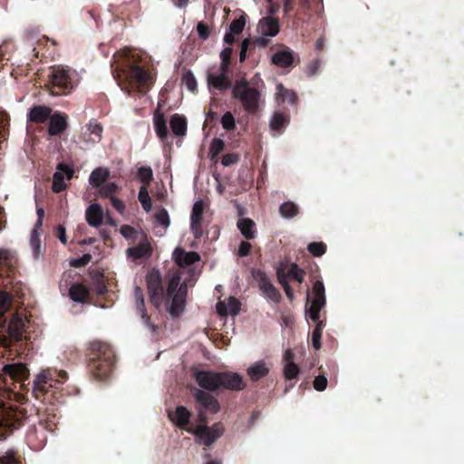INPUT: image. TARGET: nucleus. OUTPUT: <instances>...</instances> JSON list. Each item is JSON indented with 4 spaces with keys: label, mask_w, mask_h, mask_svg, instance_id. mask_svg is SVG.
Segmentation results:
<instances>
[{
    "label": "nucleus",
    "mask_w": 464,
    "mask_h": 464,
    "mask_svg": "<svg viewBox=\"0 0 464 464\" xmlns=\"http://www.w3.org/2000/svg\"><path fill=\"white\" fill-rule=\"evenodd\" d=\"M249 44H250L249 38L244 39L241 43L240 53H239V60L241 63L244 62L246 58V52H247Z\"/></svg>",
    "instance_id": "13d9d810"
},
{
    "label": "nucleus",
    "mask_w": 464,
    "mask_h": 464,
    "mask_svg": "<svg viewBox=\"0 0 464 464\" xmlns=\"http://www.w3.org/2000/svg\"><path fill=\"white\" fill-rule=\"evenodd\" d=\"M194 397L198 404L211 413H217L220 409L217 399L202 390L197 389L194 392Z\"/></svg>",
    "instance_id": "dca6fc26"
},
{
    "label": "nucleus",
    "mask_w": 464,
    "mask_h": 464,
    "mask_svg": "<svg viewBox=\"0 0 464 464\" xmlns=\"http://www.w3.org/2000/svg\"><path fill=\"white\" fill-rule=\"evenodd\" d=\"M111 203L113 206V208H115L120 213H123V211L125 209V205L121 199L111 196Z\"/></svg>",
    "instance_id": "e2e57ef3"
},
{
    "label": "nucleus",
    "mask_w": 464,
    "mask_h": 464,
    "mask_svg": "<svg viewBox=\"0 0 464 464\" xmlns=\"http://www.w3.org/2000/svg\"><path fill=\"white\" fill-rule=\"evenodd\" d=\"M232 96L241 102L247 112L255 113L258 110L261 94L245 80L236 82L232 90Z\"/></svg>",
    "instance_id": "f03ea898"
},
{
    "label": "nucleus",
    "mask_w": 464,
    "mask_h": 464,
    "mask_svg": "<svg viewBox=\"0 0 464 464\" xmlns=\"http://www.w3.org/2000/svg\"><path fill=\"white\" fill-rule=\"evenodd\" d=\"M3 372L12 379L20 381L25 377L27 369L23 363H14L5 365Z\"/></svg>",
    "instance_id": "bb28decb"
},
{
    "label": "nucleus",
    "mask_w": 464,
    "mask_h": 464,
    "mask_svg": "<svg viewBox=\"0 0 464 464\" xmlns=\"http://www.w3.org/2000/svg\"><path fill=\"white\" fill-rule=\"evenodd\" d=\"M231 54H232V48H230V47H226L221 51V53H220V59H221L220 67L222 70H228Z\"/></svg>",
    "instance_id": "09e8293b"
},
{
    "label": "nucleus",
    "mask_w": 464,
    "mask_h": 464,
    "mask_svg": "<svg viewBox=\"0 0 464 464\" xmlns=\"http://www.w3.org/2000/svg\"><path fill=\"white\" fill-rule=\"evenodd\" d=\"M182 83L190 92H195L198 86L197 80L190 71L183 73Z\"/></svg>",
    "instance_id": "a19ab883"
},
{
    "label": "nucleus",
    "mask_w": 464,
    "mask_h": 464,
    "mask_svg": "<svg viewBox=\"0 0 464 464\" xmlns=\"http://www.w3.org/2000/svg\"><path fill=\"white\" fill-rule=\"evenodd\" d=\"M152 246L148 239V237L143 232H140V237L139 238V244L135 246L127 248L126 255L128 257L137 260L142 257H148L152 255Z\"/></svg>",
    "instance_id": "0eeeda50"
},
{
    "label": "nucleus",
    "mask_w": 464,
    "mask_h": 464,
    "mask_svg": "<svg viewBox=\"0 0 464 464\" xmlns=\"http://www.w3.org/2000/svg\"><path fill=\"white\" fill-rule=\"evenodd\" d=\"M237 227L241 234L247 239L255 237V223L249 218H243L237 222Z\"/></svg>",
    "instance_id": "473e14b6"
},
{
    "label": "nucleus",
    "mask_w": 464,
    "mask_h": 464,
    "mask_svg": "<svg viewBox=\"0 0 464 464\" xmlns=\"http://www.w3.org/2000/svg\"><path fill=\"white\" fill-rule=\"evenodd\" d=\"M99 194L103 197L112 196L118 190V186L114 182L102 184L100 188Z\"/></svg>",
    "instance_id": "de8ad7c7"
},
{
    "label": "nucleus",
    "mask_w": 464,
    "mask_h": 464,
    "mask_svg": "<svg viewBox=\"0 0 464 464\" xmlns=\"http://www.w3.org/2000/svg\"><path fill=\"white\" fill-rule=\"evenodd\" d=\"M294 56L290 51H281L272 56V63L281 68H286L293 64Z\"/></svg>",
    "instance_id": "c756f323"
},
{
    "label": "nucleus",
    "mask_w": 464,
    "mask_h": 464,
    "mask_svg": "<svg viewBox=\"0 0 464 464\" xmlns=\"http://www.w3.org/2000/svg\"><path fill=\"white\" fill-rule=\"evenodd\" d=\"M275 99L279 105L285 102L295 104L297 97L294 91L286 89L282 83L278 82L276 85Z\"/></svg>",
    "instance_id": "aec40b11"
},
{
    "label": "nucleus",
    "mask_w": 464,
    "mask_h": 464,
    "mask_svg": "<svg viewBox=\"0 0 464 464\" xmlns=\"http://www.w3.org/2000/svg\"><path fill=\"white\" fill-rule=\"evenodd\" d=\"M204 203L202 200H197L193 207L190 215V229L196 238H199L202 234Z\"/></svg>",
    "instance_id": "9d476101"
},
{
    "label": "nucleus",
    "mask_w": 464,
    "mask_h": 464,
    "mask_svg": "<svg viewBox=\"0 0 464 464\" xmlns=\"http://www.w3.org/2000/svg\"><path fill=\"white\" fill-rule=\"evenodd\" d=\"M270 368L265 361H257L246 369V374L252 381H258L269 373Z\"/></svg>",
    "instance_id": "412c9836"
},
{
    "label": "nucleus",
    "mask_w": 464,
    "mask_h": 464,
    "mask_svg": "<svg viewBox=\"0 0 464 464\" xmlns=\"http://www.w3.org/2000/svg\"><path fill=\"white\" fill-rule=\"evenodd\" d=\"M237 34L228 31L227 33H226L225 36H224V41L227 44H232L235 42V39H236V36Z\"/></svg>",
    "instance_id": "774afa93"
},
{
    "label": "nucleus",
    "mask_w": 464,
    "mask_h": 464,
    "mask_svg": "<svg viewBox=\"0 0 464 464\" xmlns=\"http://www.w3.org/2000/svg\"><path fill=\"white\" fill-rule=\"evenodd\" d=\"M52 110L46 106H34L28 113V120L36 122L43 123L51 116Z\"/></svg>",
    "instance_id": "a878e982"
},
{
    "label": "nucleus",
    "mask_w": 464,
    "mask_h": 464,
    "mask_svg": "<svg viewBox=\"0 0 464 464\" xmlns=\"http://www.w3.org/2000/svg\"><path fill=\"white\" fill-rule=\"evenodd\" d=\"M227 305L228 307V314H232V315H235L238 313L239 311V308H240V304L239 302L234 298V297H230L227 303Z\"/></svg>",
    "instance_id": "6e6d98bb"
},
{
    "label": "nucleus",
    "mask_w": 464,
    "mask_h": 464,
    "mask_svg": "<svg viewBox=\"0 0 464 464\" xmlns=\"http://www.w3.org/2000/svg\"><path fill=\"white\" fill-rule=\"evenodd\" d=\"M170 129L176 136H184L187 132V121L186 118L179 114L171 116Z\"/></svg>",
    "instance_id": "c85d7f7f"
},
{
    "label": "nucleus",
    "mask_w": 464,
    "mask_h": 464,
    "mask_svg": "<svg viewBox=\"0 0 464 464\" xmlns=\"http://www.w3.org/2000/svg\"><path fill=\"white\" fill-rule=\"evenodd\" d=\"M295 354L292 350H286L283 354V373L286 380L297 378L300 372L299 366L294 362Z\"/></svg>",
    "instance_id": "4468645a"
},
{
    "label": "nucleus",
    "mask_w": 464,
    "mask_h": 464,
    "mask_svg": "<svg viewBox=\"0 0 464 464\" xmlns=\"http://www.w3.org/2000/svg\"><path fill=\"white\" fill-rule=\"evenodd\" d=\"M279 31V21L272 16L261 18L256 25V32L261 36L275 37L278 34Z\"/></svg>",
    "instance_id": "f8f14e48"
},
{
    "label": "nucleus",
    "mask_w": 464,
    "mask_h": 464,
    "mask_svg": "<svg viewBox=\"0 0 464 464\" xmlns=\"http://www.w3.org/2000/svg\"><path fill=\"white\" fill-rule=\"evenodd\" d=\"M280 214L283 218H292L298 214V208L293 202H285L280 207Z\"/></svg>",
    "instance_id": "4c0bfd02"
},
{
    "label": "nucleus",
    "mask_w": 464,
    "mask_h": 464,
    "mask_svg": "<svg viewBox=\"0 0 464 464\" xmlns=\"http://www.w3.org/2000/svg\"><path fill=\"white\" fill-rule=\"evenodd\" d=\"M110 177V171L107 168L100 167L92 171L89 183L93 188H100Z\"/></svg>",
    "instance_id": "cd10ccee"
},
{
    "label": "nucleus",
    "mask_w": 464,
    "mask_h": 464,
    "mask_svg": "<svg viewBox=\"0 0 464 464\" xmlns=\"http://www.w3.org/2000/svg\"><path fill=\"white\" fill-rule=\"evenodd\" d=\"M251 249V244L246 241L241 242L238 247V255L240 256H246L249 254Z\"/></svg>",
    "instance_id": "052dcab7"
},
{
    "label": "nucleus",
    "mask_w": 464,
    "mask_h": 464,
    "mask_svg": "<svg viewBox=\"0 0 464 464\" xmlns=\"http://www.w3.org/2000/svg\"><path fill=\"white\" fill-rule=\"evenodd\" d=\"M225 147V143L221 139H213L209 146V156L211 159H215Z\"/></svg>",
    "instance_id": "79ce46f5"
},
{
    "label": "nucleus",
    "mask_w": 464,
    "mask_h": 464,
    "mask_svg": "<svg viewBox=\"0 0 464 464\" xmlns=\"http://www.w3.org/2000/svg\"><path fill=\"white\" fill-rule=\"evenodd\" d=\"M238 156L234 153L226 154L223 156L221 163L222 165L227 167L233 165L238 161Z\"/></svg>",
    "instance_id": "4d7b16f0"
},
{
    "label": "nucleus",
    "mask_w": 464,
    "mask_h": 464,
    "mask_svg": "<svg viewBox=\"0 0 464 464\" xmlns=\"http://www.w3.org/2000/svg\"><path fill=\"white\" fill-rule=\"evenodd\" d=\"M173 260L179 266L192 265L200 259V256L194 251L187 252L180 247H177L173 252Z\"/></svg>",
    "instance_id": "a211bd4d"
},
{
    "label": "nucleus",
    "mask_w": 464,
    "mask_h": 464,
    "mask_svg": "<svg viewBox=\"0 0 464 464\" xmlns=\"http://www.w3.org/2000/svg\"><path fill=\"white\" fill-rule=\"evenodd\" d=\"M128 77L131 82L137 83L139 87H147L153 82V75L136 65L130 67Z\"/></svg>",
    "instance_id": "ddd939ff"
},
{
    "label": "nucleus",
    "mask_w": 464,
    "mask_h": 464,
    "mask_svg": "<svg viewBox=\"0 0 464 464\" xmlns=\"http://www.w3.org/2000/svg\"><path fill=\"white\" fill-rule=\"evenodd\" d=\"M30 246L33 250V254L34 257H39L42 255V246L41 240L39 237V233H35V231H32L31 238H30Z\"/></svg>",
    "instance_id": "ea45409f"
},
{
    "label": "nucleus",
    "mask_w": 464,
    "mask_h": 464,
    "mask_svg": "<svg viewBox=\"0 0 464 464\" xmlns=\"http://www.w3.org/2000/svg\"><path fill=\"white\" fill-rule=\"evenodd\" d=\"M56 236L63 245H66V243H67L66 230L63 225H59L56 227Z\"/></svg>",
    "instance_id": "680f3d73"
},
{
    "label": "nucleus",
    "mask_w": 464,
    "mask_h": 464,
    "mask_svg": "<svg viewBox=\"0 0 464 464\" xmlns=\"http://www.w3.org/2000/svg\"><path fill=\"white\" fill-rule=\"evenodd\" d=\"M170 420L178 427H185L190 419V412L183 406H179L173 412L169 413Z\"/></svg>",
    "instance_id": "b1692460"
},
{
    "label": "nucleus",
    "mask_w": 464,
    "mask_h": 464,
    "mask_svg": "<svg viewBox=\"0 0 464 464\" xmlns=\"http://www.w3.org/2000/svg\"><path fill=\"white\" fill-rule=\"evenodd\" d=\"M308 250L315 256H320L325 253L326 246L322 242H314L308 245Z\"/></svg>",
    "instance_id": "8fccbe9b"
},
{
    "label": "nucleus",
    "mask_w": 464,
    "mask_h": 464,
    "mask_svg": "<svg viewBox=\"0 0 464 464\" xmlns=\"http://www.w3.org/2000/svg\"><path fill=\"white\" fill-rule=\"evenodd\" d=\"M219 389L241 391L246 387L242 375L234 372H219Z\"/></svg>",
    "instance_id": "6e6552de"
},
{
    "label": "nucleus",
    "mask_w": 464,
    "mask_h": 464,
    "mask_svg": "<svg viewBox=\"0 0 464 464\" xmlns=\"http://www.w3.org/2000/svg\"><path fill=\"white\" fill-rule=\"evenodd\" d=\"M245 25H246L245 18L240 17L238 19L232 21V23L229 25V31L238 35L244 30Z\"/></svg>",
    "instance_id": "3c124183"
},
{
    "label": "nucleus",
    "mask_w": 464,
    "mask_h": 464,
    "mask_svg": "<svg viewBox=\"0 0 464 464\" xmlns=\"http://www.w3.org/2000/svg\"><path fill=\"white\" fill-rule=\"evenodd\" d=\"M259 287L261 291L272 301L276 303L280 301L281 295L279 292L265 275H261L260 276Z\"/></svg>",
    "instance_id": "393cba45"
},
{
    "label": "nucleus",
    "mask_w": 464,
    "mask_h": 464,
    "mask_svg": "<svg viewBox=\"0 0 464 464\" xmlns=\"http://www.w3.org/2000/svg\"><path fill=\"white\" fill-rule=\"evenodd\" d=\"M109 369H110V365H108L107 363H105V364L99 363L97 365V373H96L97 377L100 379L104 378L107 375Z\"/></svg>",
    "instance_id": "0e129e2a"
},
{
    "label": "nucleus",
    "mask_w": 464,
    "mask_h": 464,
    "mask_svg": "<svg viewBox=\"0 0 464 464\" xmlns=\"http://www.w3.org/2000/svg\"><path fill=\"white\" fill-rule=\"evenodd\" d=\"M138 198L146 212H150L152 208L151 198L149 195L148 188L146 185H143L140 188Z\"/></svg>",
    "instance_id": "c9c22d12"
},
{
    "label": "nucleus",
    "mask_w": 464,
    "mask_h": 464,
    "mask_svg": "<svg viewBox=\"0 0 464 464\" xmlns=\"http://www.w3.org/2000/svg\"><path fill=\"white\" fill-rule=\"evenodd\" d=\"M222 127L227 130H231L235 128V119L230 112H226L221 118Z\"/></svg>",
    "instance_id": "603ef678"
},
{
    "label": "nucleus",
    "mask_w": 464,
    "mask_h": 464,
    "mask_svg": "<svg viewBox=\"0 0 464 464\" xmlns=\"http://www.w3.org/2000/svg\"><path fill=\"white\" fill-rule=\"evenodd\" d=\"M67 127V117L62 113H54L50 116V135L55 136L63 131Z\"/></svg>",
    "instance_id": "5701e85b"
},
{
    "label": "nucleus",
    "mask_w": 464,
    "mask_h": 464,
    "mask_svg": "<svg viewBox=\"0 0 464 464\" xmlns=\"http://www.w3.org/2000/svg\"><path fill=\"white\" fill-rule=\"evenodd\" d=\"M154 130L160 140H164L168 136V128L165 118L162 114H156L153 118Z\"/></svg>",
    "instance_id": "72a5a7b5"
},
{
    "label": "nucleus",
    "mask_w": 464,
    "mask_h": 464,
    "mask_svg": "<svg viewBox=\"0 0 464 464\" xmlns=\"http://www.w3.org/2000/svg\"><path fill=\"white\" fill-rule=\"evenodd\" d=\"M216 309H217L218 314H220L221 316H225V315L228 314V311H227L228 307H227V304L224 302H218L216 304Z\"/></svg>",
    "instance_id": "338daca9"
},
{
    "label": "nucleus",
    "mask_w": 464,
    "mask_h": 464,
    "mask_svg": "<svg viewBox=\"0 0 464 464\" xmlns=\"http://www.w3.org/2000/svg\"><path fill=\"white\" fill-rule=\"evenodd\" d=\"M146 281L152 299L161 293V276L159 271L152 270L147 274Z\"/></svg>",
    "instance_id": "4be33fe9"
},
{
    "label": "nucleus",
    "mask_w": 464,
    "mask_h": 464,
    "mask_svg": "<svg viewBox=\"0 0 464 464\" xmlns=\"http://www.w3.org/2000/svg\"><path fill=\"white\" fill-rule=\"evenodd\" d=\"M12 304V296L4 291H0V315H4L9 309Z\"/></svg>",
    "instance_id": "37998d69"
},
{
    "label": "nucleus",
    "mask_w": 464,
    "mask_h": 464,
    "mask_svg": "<svg viewBox=\"0 0 464 464\" xmlns=\"http://www.w3.org/2000/svg\"><path fill=\"white\" fill-rule=\"evenodd\" d=\"M49 78L52 84L59 89L69 92L73 88L72 73L70 70L64 69L63 67H53Z\"/></svg>",
    "instance_id": "423d86ee"
},
{
    "label": "nucleus",
    "mask_w": 464,
    "mask_h": 464,
    "mask_svg": "<svg viewBox=\"0 0 464 464\" xmlns=\"http://www.w3.org/2000/svg\"><path fill=\"white\" fill-rule=\"evenodd\" d=\"M24 322L18 315H14L8 325V334L14 340H19L23 334Z\"/></svg>",
    "instance_id": "7c9ffc66"
},
{
    "label": "nucleus",
    "mask_w": 464,
    "mask_h": 464,
    "mask_svg": "<svg viewBox=\"0 0 464 464\" xmlns=\"http://www.w3.org/2000/svg\"><path fill=\"white\" fill-rule=\"evenodd\" d=\"M187 285L181 283V277L175 274L169 281L167 290V309L171 316H179L186 305Z\"/></svg>",
    "instance_id": "f257e3e1"
},
{
    "label": "nucleus",
    "mask_w": 464,
    "mask_h": 464,
    "mask_svg": "<svg viewBox=\"0 0 464 464\" xmlns=\"http://www.w3.org/2000/svg\"><path fill=\"white\" fill-rule=\"evenodd\" d=\"M288 275L293 276L297 282L302 283L304 280V271L298 268L296 264H292Z\"/></svg>",
    "instance_id": "5fc2aeb1"
},
{
    "label": "nucleus",
    "mask_w": 464,
    "mask_h": 464,
    "mask_svg": "<svg viewBox=\"0 0 464 464\" xmlns=\"http://www.w3.org/2000/svg\"><path fill=\"white\" fill-rule=\"evenodd\" d=\"M87 223L93 227H99L103 221V211L100 204L90 205L85 211Z\"/></svg>",
    "instance_id": "6ab92c4d"
},
{
    "label": "nucleus",
    "mask_w": 464,
    "mask_h": 464,
    "mask_svg": "<svg viewBox=\"0 0 464 464\" xmlns=\"http://www.w3.org/2000/svg\"><path fill=\"white\" fill-rule=\"evenodd\" d=\"M228 70H222L219 67L218 72H208V83L209 88H216L218 90H224L230 87L231 82L227 76V72Z\"/></svg>",
    "instance_id": "f3484780"
},
{
    "label": "nucleus",
    "mask_w": 464,
    "mask_h": 464,
    "mask_svg": "<svg viewBox=\"0 0 464 464\" xmlns=\"http://www.w3.org/2000/svg\"><path fill=\"white\" fill-rule=\"evenodd\" d=\"M197 31L198 33V35L203 38V39H206L208 37L209 35V30H208V25H206L205 24H203L202 22L198 23V25H197Z\"/></svg>",
    "instance_id": "bf43d9fd"
},
{
    "label": "nucleus",
    "mask_w": 464,
    "mask_h": 464,
    "mask_svg": "<svg viewBox=\"0 0 464 464\" xmlns=\"http://www.w3.org/2000/svg\"><path fill=\"white\" fill-rule=\"evenodd\" d=\"M327 379L324 375H318L314 380V388L318 392H323L327 387Z\"/></svg>",
    "instance_id": "864d4df0"
},
{
    "label": "nucleus",
    "mask_w": 464,
    "mask_h": 464,
    "mask_svg": "<svg viewBox=\"0 0 464 464\" xmlns=\"http://www.w3.org/2000/svg\"><path fill=\"white\" fill-rule=\"evenodd\" d=\"M90 135H93L90 140L92 142H99L102 140V127L95 121H91L87 125Z\"/></svg>",
    "instance_id": "e433bc0d"
},
{
    "label": "nucleus",
    "mask_w": 464,
    "mask_h": 464,
    "mask_svg": "<svg viewBox=\"0 0 464 464\" xmlns=\"http://www.w3.org/2000/svg\"><path fill=\"white\" fill-rule=\"evenodd\" d=\"M10 251L5 248H0V265L7 264L10 260Z\"/></svg>",
    "instance_id": "69168bd1"
},
{
    "label": "nucleus",
    "mask_w": 464,
    "mask_h": 464,
    "mask_svg": "<svg viewBox=\"0 0 464 464\" xmlns=\"http://www.w3.org/2000/svg\"><path fill=\"white\" fill-rule=\"evenodd\" d=\"M223 430L222 425L216 423L211 427L198 426L193 430V433L199 443L208 446L221 436Z\"/></svg>",
    "instance_id": "39448f33"
},
{
    "label": "nucleus",
    "mask_w": 464,
    "mask_h": 464,
    "mask_svg": "<svg viewBox=\"0 0 464 464\" xmlns=\"http://www.w3.org/2000/svg\"><path fill=\"white\" fill-rule=\"evenodd\" d=\"M120 232L126 239L140 238V232L137 231L134 227L129 225H122L120 228Z\"/></svg>",
    "instance_id": "c03bdc74"
},
{
    "label": "nucleus",
    "mask_w": 464,
    "mask_h": 464,
    "mask_svg": "<svg viewBox=\"0 0 464 464\" xmlns=\"http://www.w3.org/2000/svg\"><path fill=\"white\" fill-rule=\"evenodd\" d=\"M288 117L281 112H276L270 121V128L275 131H281L288 124Z\"/></svg>",
    "instance_id": "f704fd0d"
},
{
    "label": "nucleus",
    "mask_w": 464,
    "mask_h": 464,
    "mask_svg": "<svg viewBox=\"0 0 464 464\" xmlns=\"http://www.w3.org/2000/svg\"><path fill=\"white\" fill-rule=\"evenodd\" d=\"M134 299L138 314L140 316L145 326H147L152 333L156 332V326L150 323V317L146 314L144 305V297L141 289L139 286L134 288Z\"/></svg>",
    "instance_id": "2eb2a0df"
},
{
    "label": "nucleus",
    "mask_w": 464,
    "mask_h": 464,
    "mask_svg": "<svg viewBox=\"0 0 464 464\" xmlns=\"http://www.w3.org/2000/svg\"><path fill=\"white\" fill-rule=\"evenodd\" d=\"M155 219L158 225L161 226L165 230L169 227L170 225V218L169 215L164 208H161L157 210L155 213Z\"/></svg>",
    "instance_id": "58836bf2"
},
{
    "label": "nucleus",
    "mask_w": 464,
    "mask_h": 464,
    "mask_svg": "<svg viewBox=\"0 0 464 464\" xmlns=\"http://www.w3.org/2000/svg\"><path fill=\"white\" fill-rule=\"evenodd\" d=\"M67 373L64 371H53L50 369L40 372L34 382V390L42 393H45L49 389L56 387L60 382L58 378L66 379Z\"/></svg>",
    "instance_id": "7ed1b4c3"
},
{
    "label": "nucleus",
    "mask_w": 464,
    "mask_h": 464,
    "mask_svg": "<svg viewBox=\"0 0 464 464\" xmlns=\"http://www.w3.org/2000/svg\"><path fill=\"white\" fill-rule=\"evenodd\" d=\"M324 304V285L321 281H316L313 286V299L308 311L309 318L314 322L318 321L320 311Z\"/></svg>",
    "instance_id": "20e7f679"
},
{
    "label": "nucleus",
    "mask_w": 464,
    "mask_h": 464,
    "mask_svg": "<svg viewBox=\"0 0 464 464\" xmlns=\"http://www.w3.org/2000/svg\"><path fill=\"white\" fill-rule=\"evenodd\" d=\"M137 176L142 183L148 184L152 179L153 172L150 167H140Z\"/></svg>",
    "instance_id": "a18cd8bd"
},
{
    "label": "nucleus",
    "mask_w": 464,
    "mask_h": 464,
    "mask_svg": "<svg viewBox=\"0 0 464 464\" xmlns=\"http://www.w3.org/2000/svg\"><path fill=\"white\" fill-rule=\"evenodd\" d=\"M73 173L74 170L72 168L65 165L64 163H59L57 166V170L53 174V190L56 193L64 190L66 188L64 179L66 178L68 180H70L72 178Z\"/></svg>",
    "instance_id": "9b49d317"
},
{
    "label": "nucleus",
    "mask_w": 464,
    "mask_h": 464,
    "mask_svg": "<svg viewBox=\"0 0 464 464\" xmlns=\"http://www.w3.org/2000/svg\"><path fill=\"white\" fill-rule=\"evenodd\" d=\"M69 295L74 302L83 303L88 298L89 291L83 285L77 284L70 287Z\"/></svg>",
    "instance_id": "2f4dec72"
},
{
    "label": "nucleus",
    "mask_w": 464,
    "mask_h": 464,
    "mask_svg": "<svg viewBox=\"0 0 464 464\" xmlns=\"http://www.w3.org/2000/svg\"><path fill=\"white\" fill-rule=\"evenodd\" d=\"M321 337H322V322H318L312 334V343L315 350L321 348Z\"/></svg>",
    "instance_id": "49530a36"
},
{
    "label": "nucleus",
    "mask_w": 464,
    "mask_h": 464,
    "mask_svg": "<svg viewBox=\"0 0 464 464\" xmlns=\"http://www.w3.org/2000/svg\"><path fill=\"white\" fill-rule=\"evenodd\" d=\"M197 383L208 391L219 389V372L198 371L195 373Z\"/></svg>",
    "instance_id": "1a4fd4ad"
}]
</instances>
